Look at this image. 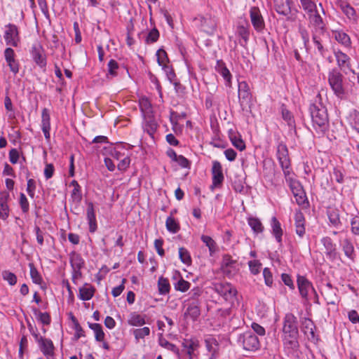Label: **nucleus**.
I'll return each instance as SVG.
<instances>
[{
  "label": "nucleus",
  "instance_id": "774afa93",
  "mask_svg": "<svg viewBox=\"0 0 359 359\" xmlns=\"http://www.w3.org/2000/svg\"><path fill=\"white\" fill-rule=\"evenodd\" d=\"M351 231L355 235H359V216H354L351 220Z\"/></svg>",
  "mask_w": 359,
  "mask_h": 359
},
{
  "label": "nucleus",
  "instance_id": "cd10ccee",
  "mask_svg": "<svg viewBox=\"0 0 359 359\" xmlns=\"http://www.w3.org/2000/svg\"><path fill=\"white\" fill-rule=\"evenodd\" d=\"M182 345L187 350V353L189 359L193 358L194 351L200 346L199 341L196 338L184 339Z\"/></svg>",
  "mask_w": 359,
  "mask_h": 359
},
{
  "label": "nucleus",
  "instance_id": "4be33fe9",
  "mask_svg": "<svg viewBox=\"0 0 359 359\" xmlns=\"http://www.w3.org/2000/svg\"><path fill=\"white\" fill-rule=\"evenodd\" d=\"M270 225L271 228V232L272 235L274 236L276 242L279 244V245L281 246L283 243L282 237L283 234V231L281 227L280 222L278 220V219L276 217H273L271 219Z\"/></svg>",
  "mask_w": 359,
  "mask_h": 359
},
{
  "label": "nucleus",
  "instance_id": "412c9836",
  "mask_svg": "<svg viewBox=\"0 0 359 359\" xmlns=\"http://www.w3.org/2000/svg\"><path fill=\"white\" fill-rule=\"evenodd\" d=\"M323 245L325 249V255L327 259L330 261H334L337 258L336 245L333 241L329 237H325L321 240Z\"/></svg>",
  "mask_w": 359,
  "mask_h": 359
},
{
  "label": "nucleus",
  "instance_id": "680f3d73",
  "mask_svg": "<svg viewBox=\"0 0 359 359\" xmlns=\"http://www.w3.org/2000/svg\"><path fill=\"white\" fill-rule=\"evenodd\" d=\"M156 55L157 57V62L160 66L163 67V66L167 65L166 62L168 61V57L166 52L163 49H158Z\"/></svg>",
  "mask_w": 359,
  "mask_h": 359
},
{
  "label": "nucleus",
  "instance_id": "9b49d317",
  "mask_svg": "<svg viewBox=\"0 0 359 359\" xmlns=\"http://www.w3.org/2000/svg\"><path fill=\"white\" fill-rule=\"evenodd\" d=\"M214 290L226 301L232 300L236 294V290L229 283H217L214 284Z\"/></svg>",
  "mask_w": 359,
  "mask_h": 359
},
{
  "label": "nucleus",
  "instance_id": "f03ea898",
  "mask_svg": "<svg viewBox=\"0 0 359 359\" xmlns=\"http://www.w3.org/2000/svg\"><path fill=\"white\" fill-rule=\"evenodd\" d=\"M29 331L33 336L35 342L37 344L38 348L46 359L55 358V347L53 341L49 338H46L39 333L36 328L29 325Z\"/></svg>",
  "mask_w": 359,
  "mask_h": 359
},
{
  "label": "nucleus",
  "instance_id": "6e6552de",
  "mask_svg": "<svg viewBox=\"0 0 359 359\" xmlns=\"http://www.w3.org/2000/svg\"><path fill=\"white\" fill-rule=\"evenodd\" d=\"M299 335L298 321L292 313L285 315L283 320L282 336Z\"/></svg>",
  "mask_w": 359,
  "mask_h": 359
},
{
  "label": "nucleus",
  "instance_id": "f704fd0d",
  "mask_svg": "<svg viewBox=\"0 0 359 359\" xmlns=\"http://www.w3.org/2000/svg\"><path fill=\"white\" fill-rule=\"evenodd\" d=\"M139 106L144 116L152 114L153 109L151 101L146 96H142L140 97Z\"/></svg>",
  "mask_w": 359,
  "mask_h": 359
},
{
  "label": "nucleus",
  "instance_id": "0eeeda50",
  "mask_svg": "<svg viewBox=\"0 0 359 359\" xmlns=\"http://www.w3.org/2000/svg\"><path fill=\"white\" fill-rule=\"evenodd\" d=\"M276 158L278 161L283 172H287L292 170L291 161L289 156L288 149L285 144L279 142L276 148Z\"/></svg>",
  "mask_w": 359,
  "mask_h": 359
},
{
  "label": "nucleus",
  "instance_id": "052dcab7",
  "mask_svg": "<svg viewBox=\"0 0 359 359\" xmlns=\"http://www.w3.org/2000/svg\"><path fill=\"white\" fill-rule=\"evenodd\" d=\"M118 161V163L117 165L118 170L121 172H125L128 169V168L129 167V165L130 164V158L128 154L125 155L122 158H121Z\"/></svg>",
  "mask_w": 359,
  "mask_h": 359
},
{
  "label": "nucleus",
  "instance_id": "de8ad7c7",
  "mask_svg": "<svg viewBox=\"0 0 359 359\" xmlns=\"http://www.w3.org/2000/svg\"><path fill=\"white\" fill-rule=\"evenodd\" d=\"M159 36L158 30L154 27L147 34L144 41L147 44L154 43L158 41Z\"/></svg>",
  "mask_w": 359,
  "mask_h": 359
},
{
  "label": "nucleus",
  "instance_id": "49530a36",
  "mask_svg": "<svg viewBox=\"0 0 359 359\" xmlns=\"http://www.w3.org/2000/svg\"><path fill=\"white\" fill-rule=\"evenodd\" d=\"M349 123L353 129L359 133V112L354 110L350 113Z\"/></svg>",
  "mask_w": 359,
  "mask_h": 359
},
{
  "label": "nucleus",
  "instance_id": "37998d69",
  "mask_svg": "<svg viewBox=\"0 0 359 359\" xmlns=\"http://www.w3.org/2000/svg\"><path fill=\"white\" fill-rule=\"evenodd\" d=\"M158 288L160 294H166L170 292V285L168 278L160 277L158 280Z\"/></svg>",
  "mask_w": 359,
  "mask_h": 359
},
{
  "label": "nucleus",
  "instance_id": "393cba45",
  "mask_svg": "<svg viewBox=\"0 0 359 359\" xmlns=\"http://www.w3.org/2000/svg\"><path fill=\"white\" fill-rule=\"evenodd\" d=\"M215 69L223 77L225 81V85L231 86L232 76L225 63L222 60H217Z\"/></svg>",
  "mask_w": 359,
  "mask_h": 359
},
{
  "label": "nucleus",
  "instance_id": "a19ab883",
  "mask_svg": "<svg viewBox=\"0 0 359 359\" xmlns=\"http://www.w3.org/2000/svg\"><path fill=\"white\" fill-rule=\"evenodd\" d=\"M205 344L206 349L211 353H217L219 348V343L217 340L212 337H208L205 339Z\"/></svg>",
  "mask_w": 359,
  "mask_h": 359
},
{
  "label": "nucleus",
  "instance_id": "e433bc0d",
  "mask_svg": "<svg viewBox=\"0 0 359 359\" xmlns=\"http://www.w3.org/2000/svg\"><path fill=\"white\" fill-rule=\"evenodd\" d=\"M248 223L255 233L257 234L264 231V228L259 219L253 217H249Z\"/></svg>",
  "mask_w": 359,
  "mask_h": 359
},
{
  "label": "nucleus",
  "instance_id": "dca6fc26",
  "mask_svg": "<svg viewBox=\"0 0 359 359\" xmlns=\"http://www.w3.org/2000/svg\"><path fill=\"white\" fill-rule=\"evenodd\" d=\"M4 55L10 71L13 74H17L20 70V63L19 61L15 58L16 55L14 50L11 48H6L4 50Z\"/></svg>",
  "mask_w": 359,
  "mask_h": 359
},
{
  "label": "nucleus",
  "instance_id": "79ce46f5",
  "mask_svg": "<svg viewBox=\"0 0 359 359\" xmlns=\"http://www.w3.org/2000/svg\"><path fill=\"white\" fill-rule=\"evenodd\" d=\"M201 239L208 248L210 255H213L217 250L216 242L210 236L205 235H202Z\"/></svg>",
  "mask_w": 359,
  "mask_h": 359
},
{
  "label": "nucleus",
  "instance_id": "c756f323",
  "mask_svg": "<svg viewBox=\"0 0 359 359\" xmlns=\"http://www.w3.org/2000/svg\"><path fill=\"white\" fill-rule=\"evenodd\" d=\"M276 12L284 16L290 13V0H273Z\"/></svg>",
  "mask_w": 359,
  "mask_h": 359
},
{
  "label": "nucleus",
  "instance_id": "6ab92c4d",
  "mask_svg": "<svg viewBox=\"0 0 359 359\" xmlns=\"http://www.w3.org/2000/svg\"><path fill=\"white\" fill-rule=\"evenodd\" d=\"M195 21L200 22L201 28L208 34H212L216 29V23L215 20L209 17L199 15L194 19Z\"/></svg>",
  "mask_w": 359,
  "mask_h": 359
},
{
  "label": "nucleus",
  "instance_id": "2f4dec72",
  "mask_svg": "<svg viewBox=\"0 0 359 359\" xmlns=\"http://www.w3.org/2000/svg\"><path fill=\"white\" fill-rule=\"evenodd\" d=\"M145 315H141L137 312H131L128 318V323L131 326L140 327L146 323Z\"/></svg>",
  "mask_w": 359,
  "mask_h": 359
},
{
  "label": "nucleus",
  "instance_id": "f3484780",
  "mask_svg": "<svg viewBox=\"0 0 359 359\" xmlns=\"http://www.w3.org/2000/svg\"><path fill=\"white\" fill-rule=\"evenodd\" d=\"M338 67L346 75L354 74V70L351 65L350 57L341 51H338Z\"/></svg>",
  "mask_w": 359,
  "mask_h": 359
},
{
  "label": "nucleus",
  "instance_id": "864d4df0",
  "mask_svg": "<svg viewBox=\"0 0 359 359\" xmlns=\"http://www.w3.org/2000/svg\"><path fill=\"white\" fill-rule=\"evenodd\" d=\"M150 334V329L148 327H144L142 328L135 329L133 331V335L137 341L140 339H144L145 337Z\"/></svg>",
  "mask_w": 359,
  "mask_h": 359
},
{
  "label": "nucleus",
  "instance_id": "7c9ffc66",
  "mask_svg": "<svg viewBox=\"0 0 359 359\" xmlns=\"http://www.w3.org/2000/svg\"><path fill=\"white\" fill-rule=\"evenodd\" d=\"M69 263L72 269L81 270L84 267L85 261L81 255L73 251L69 254Z\"/></svg>",
  "mask_w": 359,
  "mask_h": 359
},
{
  "label": "nucleus",
  "instance_id": "6e6d98bb",
  "mask_svg": "<svg viewBox=\"0 0 359 359\" xmlns=\"http://www.w3.org/2000/svg\"><path fill=\"white\" fill-rule=\"evenodd\" d=\"M41 128H50V115L47 108L43 109L41 112Z\"/></svg>",
  "mask_w": 359,
  "mask_h": 359
},
{
  "label": "nucleus",
  "instance_id": "39448f33",
  "mask_svg": "<svg viewBox=\"0 0 359 359\" xmlns=\"http://www.w3.org/2000/svg\"><path fill=\"white\" fill-rule=\"evenodd\" d=\"M237 342L248 351H255L259 348L260 343L257 335L251 331L245 332L238 336Z\"/></svg>",
  "mask_w": 359,
  "mask_h": 359
},
{
  "label": "nucleus",
  "instance_id": "4c0bfd02",
  "mask_svg": "<svg viewBox=\"0 0 359 359\" xmlns=\"http://www.w3.org/2000/svg\"><path fill=\"white\" fill-rule=\"evenodd\" d=\"M158 344L161 347H163L167 350H169L177 355L179 354L180 351H179V348L177 347V346L174 344L170 343L166 339H165L163 337V334H159Z\"/></svg>",
  "mask_w": 359,
  "mask_h": 359
},
{
  "label": "nucleus",
  "instance_id": "f8f14e48",
  "mask_svg": "<svg viewBox=\"0 0 359 359\" xmlns=\"http://www.w3.org/2000/svg\"><path fill=\"white\" fill-rule=\"evenodd\" d=\"M212 185L211 188H217L222 186L224 177L221 163L217 161L212 162Z\"/></svg>",
  "mask_w": 359,
  "mask_h": 359
},
{
  "label": "nucleus",
  "instance_id": "a211bd4d",
  "mask_svg": "<svg viewBox=\"0 0 359 359\" xmlns=\"http://www.w3.org/2000/svg\"><path fill=\"white\" fill-rule=\"evenodd\" d=\"M86 219L89 226V231L90 233L95 232L97 229V224L94 205L92 202L87 203Z\"/></svg>",
  "mask_w": 359,
  "mask_h": 359
},
{
  "label": "nucleus",
  "instance_id": "423d86ee",
  "mask_svg": "<svg viewBox=\"0 0 359 359\" xmlns=\"http://www.w3.org/2000/svg\"><path fill=\"white\" fill-rule=\"evenodd\" d=\"M299 335L282 336L283 351L285 354L292 358H298L299 356Z\"/></svg>",
  "mask_w": 359,
  "mask_h": 359
},
{
  "label": "nucleus",
  "instance_id": "4d7b16f0",
  "mask_svg": "<svg viewBox=\"0 0 359 359\" xmlns=\"http://www.w3.org/2000/svg\"><path fill=\"white\" fill-rule=\"evenodd\" d=\"M190 285L191 283L189 282L180 278V279L174 284V287L177 291L184 292L190 288Z\"/></svg>",
  "mask_w": 359,
  "mask_h": 359
},
{
  "label": "nucleus",
  "instance_id": "72a5a7b5",
  "mask_svg": "<svg viewBox=\"0 0 359 359\" xmlns=\"http://www.w3.org/2000/svg\"><path fill=\"white\" fill-rule=\"evenodd\" d=\"M9 195L3 194L0 196V219H6L9 215V207L7 203Z\"/></svg>",
  "mask_w": 359,
  "mask_h": 359
},
{
  "label": "nucleus",
  "instance_id": "b1692460",
  "mask_svg": "<svg viewBox=\"0 0 359 359\" xmlns=\"http://www.w3.org/2000/svg\"><path fill=\"white\" fill-rule=\"evenodd\" d=\"M187 308L184 312L185 317H190L193 320H196L201 315L200 310V302L192 301L191 302H187Z\"/></svg>",
  "mask_w": 359,
  "mask_h": 359
},
{
  "label": "nucleus",
  "instance_id": "bf43d9fd",
  "mask_svg": "<svg viewBox=\"0 0 359 359\" xmlns=\"http://www.w3.org/2000/svg\"><path fill=\"white\" fill-rule=\"evenodd\" d=\"M250 271L253 275H257L260 273L262 264L257 259L250 260L248 263Z\"/></svg>",
  "mask_w": 359,
  "mask_h": 359
},
{
  "label": "nucleus",
  "instance_id": "f257e3e1",
  "mask_svg": "<svg viewBox=\"0 0 359 359\" xmlns=\"http://www.w3.org/2000/svg\"><path fill=\"white\" fill-rule=\"evenodd\" d=\"M309 112L313 128L317 133L323 134L328 128L329 120L320 94L318 93L311 102Z\"/></svg>",
  "mask_w": 359,
  "mask_h": 359
},
{
  "label": "nucleus",
  "instance_id": "7ed1b4c3",
  "mask_svg": "<svg viewBox=\"0 0 359 359\" xmlns=\"http://www.w3.org/2000/svg\"><path fill=\"white\" fill-rule=\"evenodd\" d=\"M309 25L312 29L313 41L320 52H322L323 47L320 43V36L323 35L325 31V23L320 15L318 10L308 14Z\"/></svg>",
  "mask_w": 359,
  "mask_h": 359
},
{
  "label": "nucleus",
  "instance_id": "8fccbe9b",
  "mask_svg": "<svg viewBox=\"0 0 359 359\" xmlns=\"http://www.w3.org/2000/svg\"><path fill=\"white\" fill-rule=\"evenodd\" d=\"M119 68V65L114 59H111L107 64L108 75L111 77H116L118 75L117 70Z\"/></svg>",
  "mask_w": 359,
  "mask_h": 359
},
{
  "label": "nucleus",
  "instance_id": "ddd939ff",
  "mask_svg": "<svg viewBox=\"0 0 359 359\" xmlns=\"http://www.w3.org/2000/svg\"><path fill=\"white\" fill-rule=\"evenodd\" d=\"M4 39L7 45L17 47L19 42V34L18 27L13 24L6 25Z\"/></svg>",
  "mask_w": 359,
  "mask_h": 359
},
{
  "label": "nucleus",
  "instance_id": "c85d7f7f",
  "mask_svg": "<svg viewBox=\"0 0 359 359\" xmlns=\"http://www.w3.org/2000/svg\"><path fill=\"white\" fill-rule=\"evenodd\" d=\"M236 34L241 38L239 41L240 45L245 47L250 37L249 25H238L236 29Z\"/></svg>",
  "mask_w": 359,
  "mask_h": 359
},
{
  "label": "nucleus",
  "instance_id": "2eb2a0df",
  "mask_svg": "<svg viewBox=\"0 0 359 359\" xmlns=\"http://www.w3.org/2000/svg\"><path fill=\"white\" fill-rule=\"evenodd\" d=\"M250 17L254 29L258 32H262L265 23L259 8L256 6L252 7L250 10Z\"/></svg>",
  "mask_w": 359,
  "mask_h": 359
},
{
  "label": "nucleus",
  "instance_id": "a18cd8bd",
  "mask_svg": "<svg viewBox=\"0 0 359 359\" xmlns=\"http://www.w3.org/2000/svg\"><path fill=\"white\" fill-rule=\"evenodd\" d=\"M179 258L182 263L189 266L191 264L192 260L189 252L184 248H179Z\"/></svg>",
  "mask_w": 359,
  "mask_h": 359
},
{
  "label": "nucleus",
  "instance_id": "09e8293b",
  "mask_svg": "<svg viewBox=\"0 0 359 359\" xmlns=\"http://www.w3.org/2000/svg\"><path fill=\"white\" fill-rule=\"evenodd\" d=\"M127 154H128V152L121 145L115 147L111 151L112 158L116 161L120 160Z\"/></svg>",
  "mask_w": 359,
  "mask_h": 359
},
{
  "label": "nucleus",
  "instance_id": "ea45409f",
  "mask_svg": "<svg viewBox=\"0 0 359 359\" xmlns=\"http://www.w3.org/2000/svg\"><path fill=\"white\" fill-rule=\"evenodd\" d=\"M33 312L36 318L38 321L42 323L43 325H49L51 323V318L48 313H42L37 309H34Z\"/></svg>",
  "mask_w": 359,
  "mask_h": 359
},
{
  "label": "nucleus",
  "instance_id": "9d476101",
  "mask_svg": "<svg viewBox=\"0 0 359 359\" xmlns=\"http://www.w3.org/2000/svg\"><path fill=\"white\" fill-rule=\"evenodd\" d=\"M30 55L36 65L45 70L47 65V60L42 46L39 43L33 44L30 50Z\"/></svg>",
  "mask_w": 359,
  "mask_h": 359
},
{
  "label": "nucleus",
  "instance_id": "603ef678",
  "mask_svg": "<svg viewBox=\"0 0 359 359\" xmlns=\"http://www.w3.org/2000/svg\"><path fill=\"white\" fill-rule=\"evenodd\" d=\"M2 278L8 282V283L13 286L17 283V276L15 273L11 272L8 270H4L2 271Z\"/></svg>",
  "mask_w": 359,
  "mask_h": 359
},
{
  "label": "nucleus",
  "instance_id": "5fc2aeb1",
  "mask_svg": "<svg viewBox=\"0 0 359 359\" xmlns=\"http://www.w3.org/2000/svg\"><path fill=\"white\" fill-rule=\"evenodd\" d=\"M338 43H340L344 48H350L351 41L350 36L345 32H338Z\"/></svg>",
  "mask_w": 359,
  "mask_h": 359
},
{
  "label": "nucleus",
  "instance_id": "e2e57ef3",
  "mask_svg": "<svg viewBox=\"0 0 359 359\" xmlns=\"http://www.w3.org/2000/svg\"><path fill=\"white\" fill-rule=\"evenodd\" d=\"M30 268V276L33 281V283L36 284H41L42 281V278L37 271V269L34 267V264H29Z\"/></svg>",
  "mask_w": 359,
  "mask_h": 359
},
{
  "label": "nucleus",
  "instance_id": "aec40b11",
  "mask_svg": "<svg viewBox=\"0 0 359 359\" xmlns=\"http://www.w3.org/2000/svg\"><path fill=\"white\" fill-rule=\"evenodd\" d=\"M228 136L233 146L237 149L241 151L245 149V143L242 139L241 135L236 130L229 129Z\"/></svg>",
  "mask_w": 359,
  "mask_h": 359
},
{
  "label": "nucleus",
  "instance_id": "13d9d810",
  "mask_svg": "<svg viewBox=\"0 0 359 359\" xmlns=\"http://www.w3.org/2000/svg\"><path fill=\"white\" fill-rule=\"evenodd\" d=\"M327 215L330 223L337 225V208L334 205L327 206Z\"/></svg>",
  "mask_w": 359,
  "mask_h": 359
},
{
  "label": "nucleus",
  "instance_id": "4468645a",
  "mask_svg": "<svg viewBox=\"0 0 359 359\" xmlns=\"http://www.w3.org/2000/svg\"><path fill=\"white\" fill-rule=\"evenodd\" d=\"M316 326L313 322L308 318H304L301 320V330L308 340L315 342L318 338L315 333Z\"/></svg>",
  "mask_w": 359,
  "mask_h": 359
},
{
  "label": "nucleus",
  "instance_id": "58836bf2",
  "mask_svg": "<svg viewBox=\"0 0 359 359\" xmlns=\"http://www.w3.org/2000/svg\"><path fill=\"white\" fill-rule=\"evenodd\" d=\"M88 327L94 332L95 340L97 341H103L105 334L103 332L102 325L99 323H88Z\"/></svg>",
  "mask_w": 359,
  "mask_h": 359
},
{
  "label": "nucleus",
  "instance_id": "20e7f679",
  "mask_svg": "<svg viewBox=\"0 0 359 359\" xmlns=\"http://www.w3.org/2000/svg\"><path fill=\"white\" fill-rule=\"evenodd\" d=\"M238 97L241 109H250L252 105V95L248 83L245 81H239L238 86Z\"/></svg>",
  "mask_w": 359,
  "mask_h": 359
},
{
  "label": "nucleus",
  "instance_id": "0e129e2a",
  "mask_svg": "<svg viewBox=\"0 0 359 359\" xmlns=\"http://www.w3.org/2000/svg\"><path fill=\"white\" fill-rule=\"evenodd\" d=\"M340 7L342 12L348 19H354V17L355 16V11L352 6L348 4H341Z\"/></svg>",
  "mask_w": 359,
  "mask_h": 359
},
{
  "label": "nucleus",
  "instance_id": "c9c22d12",
  "mask_svg": "<svg viewBox=\"0 0 359 359\" xmlns=\"http://www.w3.org/2000/svg\"><path fill=\"white\" fill-rule=\"evenodd\" d=\"M173 214L171 212V215L167 217L165 221V226L167 230L171 233H176L180 229V226L179 222L172 216Z\"/></svg>",
  "mask_w": 359,
  "mask_h": 359
},
{
  "label": "nucleus",
  "instance_id": "3c124183",
  "mask_svg": "<svg viewBox=\"0 0 359 359\" xmlns=\"http://www.w3.org/2000/svg\"><path fill=\"white\" fill-rule=\"evenodd\" d=\"M341 245L346 256L350 259H353L354 248L352 243L348 240H344L342 241Z\"/></svg>",
  "mask_w": 359,
  "mask_h": 359
},
{
  "label": "nucleus",
  "instance_id": "338daca9",
  "mask_svg": "<svg viewBox=\"0 0 359 359\" xmlns=\"http://www.w3.org/2000/svg\"><path fill=\"white\" fill-rule=\"evenodd\" d=\"M19 203H20L22 211L24 213H27L29 212V201H28L26 196L23 193H20V194Z\"/></svg>",
  "mask_w": 359,
  "mask_h": 359
},
{
  "label": "nucleus",
  "instance_id": "a878e982",
  "mask_svg": "<svg viewBox=\"0 0 359 359\" xmlns=\"http://www.w3.org/2000/svg\"><path fill=\"white\" fill-rule=\"evenodd\" d=\"M305 218L301 211H297L294 214V225L296 233L301 238L305 234Z\"/></svg>",
  "mask_w": 359,
  "mask_h": 359
},
{
  "label": "nucleus",
  "instance_id": "1a4fd4ad",
  "mask_svg": "<svg viewBox=\"0 0 359 359\" xmlns=\"http://www.w3.org/2000/svg\"><path fill=\"white\" fill-rule=\"evenodd\" d=\"M297 283L300 296L306 301L309 299V294H313L316 296V292L311 283L305 276H297Z\"/></svg>",
  "mask_w": 359,
  "mask_h": 359
},
{
  "label": "nucleus",
  "instance_id": "473e14b6",
  "mask_svg": "<svg viewBox=\"0 0 359 359\" xmlns=\"http://www.w3.org/2000/svg\"><path fill=\"white\" fill-rule=\"evenodd\" d=\"M95 289L93 286L86 283L83 287L79 288V297L83 301H88L94 295Z\"/></svg>",
  "mask_w": 359,
  "mask_h": 359
},
{
  "label": "nucleus",
  "instance_id": "5701e85b",
  "mask_svg": "<svg viewBox=\"0 0 359 359\" xmlns=\"http://www.w3.org/2000/svg\"><path fill=\"white\" fill-rule=\"evenodd\" d=\"M158 123L151 114L144 116L143 128L144 130L149 134L151 137H153L158 128Z\"/></svg>",
  "mask_w": 359,
  "mask_h": 359
},
{
  "label": "nucleus",
  "instance_id": "c03bdc74",
  "mask_svg": "<svg viewBox=\"0 0 359 359\" xmlns=\"http://www.w3.org/2000/svg\"><path fill=\"white\" fill-rule=\"evenodd\" d=\"M302 8L308 14L317 11V6L315 0H299Z\"/></svg>",
  "mask_w": 359,
  "mask_h": 359
},
{
  "label": "nucleus",
  "instance_id": "69168bd1",
  "mask_svg": "<svg viewBox=\"0 0 359 359\" xmlns=\"http://www.w3.org/2000/svg\"><path fill=\"white\" fill-rule=\"evenodd\" d=\"M263 277L264 279V283L266 286L271 287L273 286V274L269 268H264L263 269Z\"/></svg>",
  "mask_w": 359,
  "mask_h": 359
},
{
  "label": "nucleus",
  "instance_id": "bb28decb",
  "mask_svg": "<svg viewBox=\"0 0 359 359\" xmlns=\"http://www.w3.org/2000/svg\"><path fill=\"white\" fill-rule=\"evenodd\" d=\"M285 181L287 184L289 185L292 194H295L303 190V188L298 180H297L293 176L294 173L292 170L289 171L287 172L283 173Z\"/></svg>",
  "mask_w": 359,
  "mask_h": 359
}]
</instances>
